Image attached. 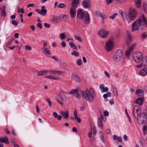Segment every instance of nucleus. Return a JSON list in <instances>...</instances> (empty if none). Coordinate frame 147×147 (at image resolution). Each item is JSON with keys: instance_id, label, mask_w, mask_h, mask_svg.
<instances>
[{"instance_id": "obj_35", "label": "nucleus", "mask_w": 147, "mask_h": 147, "mask_svg": "<svg viewBox=\"0 0 147 147\" xmlns=\"http://www.w3.org/2000/svg\"><path fill=\"white\" fill-rule=\"evenodd\" d=\"M60 38L62 40H63L66 37L64 33H61L59 35Z\"/></svg>"}, {"instance_id": "obj_50", "label": "nucleus", "mask_w": 147, "mask_h": 147, "mask_svg": "<svg viewBox=\"0 0 147 147\" xmlns=\"http://www.w3.org/2000/svg\"><path fill=\"white\" fill-rule=\"evenodd\" d=\"M75 119L76 120V121L79 123L81 122V120L80 118H78L77 117H74Z\"/></svg>"}, {"instance_id": "obj_57", "label": "nucleus", "mask_w": 147, "mask_h": 147, "mask_svg": "<svg viewBox=\"0 0 147 147\" xmlns=\"http://www.w3.org/2000/svg\"><path fill=\"white\" fill-rule=\"evenodd\" d=\"M34 3H31L27 5V7H34Z\"/></svg>"}, {"instance_id": "obj_14", "label": "nucleus", "mask_w": 147, "mask_h": 147, "mask_svg": "<svg viewBox=\"0 0 147 147\" xmlns=\"http://www.w3.org/2000/svg\"><path fill=\"white\" fill-rule=\"evenodd\" d=\"M134 47H129L125 52V55L127 58H129L130 55L131 53L134 51Z\"/></svg>"}, {"instance_id": "obj_53", "label": "nucleus", "mask_w": 147, "mask_h": 147, "mask_svg": "<svg viewBox=\"0 0 147 147\" xmlns=\"http://www.w3.org/2000/svg\"><path fill=\"white\" fill-rule=\"evenodd\" d=\"M38 27H39L40 29L42 28V24L41 23H38L37 25Z\"/></svg>"}, {"instance_id": "obj_21", "label": "nucleus", "mask_w": 147, "mask_h": 147, "mask_svg": "<svg viewBox=\"0 0 147 147\" xmlns=\"http://www.w3.org/2000/svg\"><path fill=\"white\" fill-rule=\"evenodd\" d=\"M79 2V0H74L73 1L71 4V8H74L76 9L77 6Z\"/></svg>"}, {"instance_id": "obj_61", "label": "nucleus", "mask_w": 147, "mask_h": 147, "mask_svg": "<svg viewBox=\"0 0 147 147\" xmlns=\"http://www.w3.org/2000/svg\"><path fill=\"white\" fill-rule=\"evenodd\" d=\"M31 48L30 47H25V49L29 51L31 50Z\"/></svg>"}, {"instance_id": "obj_47", "label": "nucleus", "mask_w": 147, "mask_h": 147, "mask_svg": "<svg viewBox=\"0 0 147 147\" xmlns=\"http://www.w3.org/2000/svg\"><path fill=\"white\" fill-rule=\"evenodd\" d=\"M100 17H101L102 19L103 20H104L107 17V16L103 14H102L100 16Z\"/></svg>"}, {"instance_id": "obj_12", "label": "nucleus", "mask_w": 147, "mask_h": 147, "mask_svg": "<svg viewBox=\"0 0 147 147\" xmlns=\"http://www.w3.org/2000/svg\"><path fill=\"white\" fill-rule=\"evenodd\" d=\"M69 94H73L74 96L78 98H80V96L79 93V91L78 89H75L71 90L69 92Z\"/></svg>"}, {"instance_id": "obj_33", "label": "nucleus", "mask_w": 147, "mask_h": 147, "mask_svg": "<svg viewBox=\"0 0 147 147\" xmlns=\"http://www.w3.org/2000/svg\"><path fill=\"white\" fill-rule=\"evenodd\" d=\"M112 88L114 95L117 96L118 95V92L115 86H113Z\"/></svg>"}, {"instance_id": "obj_2", "label": "nucleus", "mask_w": 147, "mask_h": 147, "mask_svg": "<svg viewBox=\"0 0 147 147\" xmlns=\"http://www.w3.org/2000/svg\"><path fill=\"white\" fill-rule=\"evenodd\" d=\"M77 16L80 20H84V23L88 24L90 22V16L87 11H84L82 9H79L77 10Z\"/></svg>"}, {"instance_id": "obj_39", "label": "nucleus", "mask_w": 147, "mask_h": 147, "mask_svg": "<svg viewBox=\"0 0 147 147\" xmlns=\"http://www.w3.org/2000/svg\"><path fill=\"white\" fill-rule=\"evenodd\" d=\"M147 6V4L145 3H143V9L144 11H146V7Z\"/></svg>"}, {"instance_id": "obj_30", "label": "nucleus", "mask_w": 147, "mask_h": 147, "mask_svg": "<svg viewBox=\"0 0 147 147\" xmlns=\"http://www.w3.org/2000/svg\"><path fill=\"white\" fill-rule=\"evenodd\" d=\"M136 94L139 96H141L143 94V91L141 89H138L136 91Z\"/></svg>"}, {"instance_id": "obj_7", "label": "nucleus", "mask_w": 147, "mask_h": 147, "mask_svg": "<svg viewBox=\"0 0 147 147\" xmlns=\"http://www.w3.org/2000/svg\"><path fill=\"white\" fill-rule=\"evenodd\" d=\"M123 55L122 51L121 50H118L115 54L113 59L116 61H118L123 59Z\"/></svg>"}, {"instance_id": "obj_38", "label": "nucleus", "mask_w": 147, "mask_h": 147, "mask_svg": "<svg viewBox=\"0 0 147 147\" xmlns=\"http://www.w3.org/2000/svg\"><path fill=\"white\" fill-rule=\"evenodd\" d=\"M71 55H75L76 56H79V54L78 52L74 51L72 52Z\"/></svg>"}, {"instance_id": "obj_48", "label": "nucleus", "mask_w": 147, "mask_h": 147, "mask_svg": "<svg viewBox=\"0 0 147 147\" xmlns=\"http://www.w3.org/2000/svg\"><path fill=\"white\" fill-rule=\"evenodd\" d=\"M75 38L77 40L81 42L82 41V39L80 38V37L77 36H75Z\"/></svg>"}, {"instance_id": "obj_42", "label": "nucleus", "mask_w": 147, "mask_h": 147, "mask_svg": "<svg viewBox=\"0 0 147 147\" xmlns=\"http://www.w3.org/2000/svg\"><path fill=\"white\" fill-rule=\"evenodd\" d=\"M117 13H115L113 14L111 16H110L109 17V18L113 20L115 18V16L117 15Z\"/></svg>"}, {"instance_id": "obj_45", "label": "nucleus", "mask_w": 147, "mask_h": 147, "mask_svg": "<svg viewBox=\"0 0 147 147\" xmlns=\"http://www.w3.org/2000/svg\"><path fill=\"white\" fill-rule=\"evenodd\" d=\"M100 17H101L102 19L103 20H104L107 17V16L103 14H102L100 16Z\"/></svg>"}, {"instance_id": "obj_19", "label": "nucleus", "mask_w": 147, "mask_h": 147, "mask_svg": "<svg viewBox=\"0 0 147 147\" xmlns=\"http://www.w3.org/2000/svg\"><path fill=\"white\" fill-rule=\"evenodd\" d=\"M60 114L63 117L64 119H67L69 117V113L68 111L64 112L63 111L60 112Z\"/></svg>"}, {"instance_id": "obj_34", "label": "nucleus", "mask_w": 147, "mask_h": 147, "mask_svg": "<svg viewBox=\"0 0 147 147\" xmlns=\"http://www.w3.org/2000/svg\"><path fill=\"white\" fill-rule=\"evenodd\" d=\"M119 12V13H120V14L121 15V16L123 18V21L124 22H125V20H126V18H125V17H124V16L125 15V13H124L121 10H120Z\"/></svg>"}, {"instance_id": "obj_3", "label": "nucleus", "mask_w": 147, "mask_h": 147, "mask_svg": "<svg viewBox=\"0 0 147 147\" xmlns=\"http://www.w3.org/2000/svg\"><path fill=\"white\" fill-rule=\"evenodd\" d=\"M137 15V11L135 8L132 7L129 8L127 15V19L129 20L134 21L136 19Z\"/></svg>"}, {"instance_id": "obj_62", "label": "nucleus", "mask_w": 147, "mask_h": 147, "mask_svg": "<svg viewBox=\"0 0 147 147\" xmlns=\"http://www.w3.org/2000/svg\"><path fill=\"white\" fill-rule=\"evenodd\" d=\"M100 88L101 90H102L104 88V84H101L100 86Z\"/></svg>"}, {"instance_id": "obj_51", "label": "nucleus", "mask_w": 147, "mask_h": 147, "mask_svg": "<svg viewBox=\"0 0 147 147\" xmlns=\"http://www.w3.org/2000/svg\"><path fill=\"white\" fill-rule=\"evenodd\" d=\"M46 100L48 102L49 106V107H51V102L49 98H47Z\"/></svg>"}, {"instance_id": "obj_1", "label": "nucleus", "mask_w": 147, "mask_h": 147, "mask_svg": "<svg viewBox=\"0 0 147 147\" xmlns=\"http://www.w3.org/2000/svg\"><path fill=\"white\" fill-rule=\"evenodd\" d=\"M146 25L147 28V19L145 18L144 16L142 14L139 18L134 22L132 24L131 31L134 32L140 28L141 30L143 29V26Z\"/></svg>"}, {"instance_id": "obj_54", "label": "nucleus", "mask_w": 147, "mask_h": 147, "mask_svg": "<svg viewBox=\"0 0 147 147\" xmlns=\"http://www.w3.org/2000/svg\"><path fill=\"white\" fill-rule=\"evenodd\" d=\"M12 24L16 26L18 25V23L15 20H13L12 21Z\"/></svg>"}, {"instance_id": "obj_20", "label": "nucleus", "mask_w": 147, "mask_h": 147, "mask_svg": "<svg viewBox=\"0 0 147 147\" xmlns=\"http://www.w3.org/2000/svg\"><path fill=\"white\" fill-rule=\"evenodd\" d=\"M147 73V68L146 67H144L141 69L140 72V74L142 76L145 75Z\"/></svg>"}, {"instance_id": "obj_24", "label": "nucleus", "mask_w": 147, "mask_h": 147, "mask_svg": "<svg viewBox=\"0 0 147 147\" xmlns=\"http://www.w3.org/2000/svg\"><path fill=\"white\" fill-rule=\"evenodd\" d=\"M135 3L136 7L139 8L140 7L141 3V0H135Z\"/></svg>"}, {"instance_id": "obj_25", "label": "nucleus", "mask_w": 147, "mask_h": 147, "mask_svg": "<svg viewBox=\"0 0 147 147\" xmlns=\"http://www.w3.org/2000/svg\"><path fill=\"white\" fill-rule=\"evenodd\" d=\"M135 103L140 105H142L143 103V98L142 97L137 98L136 100Z\"/></svg>"}, {"instance_id": "obj_29", "label": "nucleus", "mask_w": 147, "mask_h": 147, "mask_svg": "<svg viewBox=\"0 0 147 147\" xmlns=\"http://www.w3.org/2000/svg\"><path fill=\"white\" fill-rule=\"evenodd\" d=\"M114 42L111 40L108 41L106 44V46H114Z\"/></svg>"}, {"instance_id": "obj_49", "label": "nucleus", "mask_w": 147, "mask_h": 147, "mask_svg": "<svg viewBox=\"0 0 147 147\" xmlns=\"http://www.w3.org/2000/svg\"><path fill=\"white\" fill-rule=\"evenodd\" d=\"M108 90L109 89L107 87H105L101 90V92H106L108 91Z\"/></svg>"}, {"instance_id": "obj_4", "label": "nucleus", "mask_w": 147, "mask_h": 147, "mask_svg": "<svg viewBox=\"0 0 147 147\" xmlns=\"http://www.w3.org/2000/svg\"><path fill=\"white\" fill-rule=\"evenodd\" d=\"M82 94L83 97L86 100L92 102L94 100V97L90 94L88 89L85 91H82Z\"/></svg>"}, {"instance_id": "obj_46", "label": "nucleus", "mask_w": 147, "mask_h": 147, "mask_svg": "<svg viewBox=\"0 0 147 147\" xmlns=\"http://www.w3.org/2000/svg\"><path fill=\"white\" fill-rule=\"evenodd\" d=\"M100 17H101L102 19L103 20H104L107 17V16L103 14H102L100 16Z\"/></svg>"}, {"instance_id": "obj_55", "label": "nucleus", "mask_w": 147, "mask_h": 147, "mask_svg": "<svg viewBox=\"0 0 147 147\" xmlns=\"http://www.w3.org/2000/svg\"><path fill=\"white\" fill-rule=\"evenodd\" d=\"M98 127L101 129L103 128V125L102 123H98Z\"/></svg>"}, {"instance_id": "obj_11", "label": "nucleus", "mask_w": 147, "mask_h": 147, "mask_svg": "<svg viewBox=\"0 0 147 147\" xmlns=\"http://www.w3.org/2000/svg\"><path fill=\"white\" fill-rule=\"evenodd\" d=\"M45 8V6L43 5L42 6L41 10L37 9H36V11L40 14L45 16L47 12V10Z\"/></svg>"}, {"instance_id": "obj_40", "label": "nucleus", "mask_w": 147, "mask_h": 147, "mask_svg": "<svg viewBox=\"0 0 147 147\" xmlns=\"http://www.w3.org/2000/svg\"><path fill=\"white\" fill-rule=\"evenodd\" d=\"M66 7V5L64 3H60L59 4L58 7L61 8H63Z\"/></svg>"}, {"instance_id": "obj_13", "label": "nucleus", "mask_w": 147, "mask_h": 147, "mask_svg": "<svg viewBox=\"0 0 147 147\" xmlns=\"http://www.w3.org/2000/svg\"><path fill=\"white\" fill-rule=\"evenodd\" d=\"M127 37L126 38V43L127 45H129L131 42L132 37L129 32L127 31Z\"/></svg>"}, {"instance_id": "obj_16", "label": "nucleus", "mask_w": 147, "mask_h": 147, "mask_svg": "<svg viewBox=\"0 0 147 147\" xmlns=\"http://www.w3.org/2000/svg\"><path fill=\"white\" fill-rule=\"evenodd\" d=\"M41 49L42 50L43 53L47 56H48V55H50V52L48 49V48L44 47H42Z\"/></svg>"}, {"instance_id": "obj_44", "label": "nucleus", "mask_w": 147, "mask_h": 147, "mask_svg": "<svg viewBox=\"0 0 147 147\" xmlns=\"http://www.w3.org/2000/svg\"><path fill=\"white\" fill-rule=\"evenodd\" d=\"M14 39L13 38H12L11 40H9L8 42L7 43V45H12L11 43H12L13 42L14 40Z\"/></svg>"}, {"instance_id": "obj_5", "label": "nucleus", "mask_w": 147, "mask_h": 147, "mask_svg": "<svg viewBox=\"0 0 147 147\" xmlns=\"http://www.w3.org/2000/svg\"><path fill=\"white\" fill-rule=\"evenodd\" d=\"M142 54L139 51H136L134 53L133 58L134 61L137 63H140L142 60Z\"/></svg>"}, {"instance_id": "obj_26", "label": "nucleus", "mask_w": 147, "mask_h": 147, "mask_svg": "<svg viewBox=\"0 0 147 147\" xmlns=\"http://www.w3.org/2000/svg\"><path fill=\"white\" fill-rule=\"evenodd\" d=\"M72 78L74 80L77 82L80 81V79L78 76L75 74H72Z\"/></svg>"}, {"instance_id": "obj_60", "label": "nucleus", "mask_w": 147, "mask_h": 147, "mask_svg": "<svg viewBox=\"0 0 147 147\" xmlns=\"http://www.w3.org/2000/svg\"><path fill=\"white\" fill-rule=\"evenodd\" d=\"M99 134L101 135L100 136H101V139H102V140L103 141L104 140V139H103L104 137L103 136L102 132L100 131L99 133Z\"/></svg>"}, {"instance_id": "obj_58", "label": "nucleus", "mask_w": 147, "mask_h": 147, "mask_svg": "<svg viewBox=\"0 0 147 147\" xmlns=\"http://www.w3.org/2000/svg\"><path fill=\"white\" fill-rule=\"evenodd\" d=\"M44 26L45 27H47L48 28H49L50 27V24H49L48 23H45L44 24Z\"/></svg>"}, {"instance_id": "obj_31", "label": "nucleus", "mask_w": 147, "mask_h": 147, "mask_svg": "<svg viewBox=\"0 0 147 147\" xmlns=\"http://www.w3.org/2000/svg\"><path fill=\"white\" fill-rule=\"evenodd\" d=\"M59 18L65 22L67 21V16L65 15H61L59 16Z\"/></svg>"}, {"instance_id": "obj_10", "label": "nucleus", "mask_w": 147, "mask_h": 147, "mask_svg": "<svg viewBox=\"0 0 147 147\" xmlns=\"http://www.w3.org/2000/svg\"><path fill=\"white\" fill-rule=\"evenodd\" d=\"M82 5L83 7L86 9H87L91 7V5L90 0H84L82 2Z\"/></svg>"}, {"instance_id": "obj_18", "label": "nucleus", "mask_w": 147, "mask_h": 147, "mask_svg": "<svg viewBox=\"0 0 147 147\" xmlns=\"http://www.w3.org/2000/svg\"><path fill=\"white\" fill-rule=\"evenodd\" d=\"M0 142L4 143L7 144H8L9 143L8 138L6 136H5L4 138H0Z\"/></svg>"}, {"instance_id": "obj_56", "label": "nucleus", "mask_w": 147, "mask_h": 147, "mask_svg": "<svg viewBox=\"0 0 147 147\" xmlns=\"http://www.w3.org/2000/svg\"><path fill=\"white\" fill-rule=\"evenodd\" d=\"M113 0H106V3L107 4L109 5L110 3H111Z\"/></svg>"}, {"instance_id": "obj_32", "label": "nucleus", "mask_w": 147, "mask_h": 147, "mask_svg": "<svg viewBox=\"0 0 147 147\" xmlns=\"http://www.w3.org/2000/svg\"><path fill=\"white\" fill-rule=\"evenodd\" d=\"M104 48L105 51L109 52L113 49V47H105Z\"/></svg>"}, {"instance_id": "obj_36", "label": "nucleus", "mask_w": 147, "mask_h": 147, "mask_svg": "<svg viewBox=\"0 0 147 147\" xmlns=\"http://www.w3.org/2000/svg\"><path fill=\"white\" fill-rule=\"evenodd\" d=\"M111 96V93L110 92H107L106 94H105L103 95V97L105 98H106L108 96L110 97Z\"/></svg>"}, {"instance_id": "obj_8", "label": "nucleus", "mask_w": 147, "mask_h": 147, "mask_svg": "<svg viewBox=\"0 0 147 147\" xmlns=\"http://www.w3.org/2000/svg\"><path fill=\"white\" fill-rule=\"evenodd\" d=\"M133 114L134 118L137 119V117L140 114L141 111L138 106L135 105L133 109Z\"/></svg>"}, {"instance_id": "obj_17", "label": "nucleus", "mask_w": 147, "mask_h": 147, "mask_svg": "<svg viewBox=\"0 0 147 147\" xmlns=\"http://www.w3.org/2000/svg\"><path fill=\"white\" fill-rule=\"evenodd\" d=\"M70 13L71 18H74L75 17L76 14V9L71 8L70 11Z\"/></svg>"}, {"instance_id": "obj_37", "label": "nucleus", "mask_w": 147, "mask_h": 147, "mask_svg": "<svg viewBox=\"0 0 147 147\" xmlns=\"http://www.w3.org/2000/svg\"><path fill=\"white\" fill-rule=\"evenodd\" d=\"M90 94H91V96L94 97L95 95V94L94 91V90L92 88H90Z\"/></svg>"}, {"instance_id": "obj_64", "label": "nucleus", "mask_w": 147, "mask_h": 147, "mask_svg": "<svg viewBox=\"0 0 147 147\" xmlns=\"http://www.w3.org/2000/svg\"><path fill=\"white\" fill-rule=\"evenodd\" d=\"M77 111L76 110H75L74 111V117H77Z\"/></svg>"}, {"instance_id": "obj_22", "label": "nucleus", "mask_w": 147, "mask_h": 147, "mask_svg": "<svg viewBox=\"0 0 147 147\" xmlns=\"http://www.w3.org/2000/svg\"><path fill=\"white\" fill-rule=\"evenodd\" d=\"M47 70H44L38 71L37 73V75L39 76H42L47 74Z\"/></svg>"}, {"instance_id": "obj_6", "label": "nucleus", "mask_w": 147, "mask_h": 147, "mask_svg": "<svg viewBox=\"0 0 147 147\" xmlns=\"http://www.w3.org/2000/svg\"><path fill=\"white\" fill-rule=\"evenodd\" d=\"M137 117L136 119L138 122L139 123H143L147 120V115L145 112H143L142 114L141 113L139 117Z\"/></svg>"}, {"instance_id": "obj_52", "label": "nucleus", "mask_w": 147, "mask_h": 147, "mask_svg": "<svg viewBox=\"0 0 147 147\" xmlns=\"http://www.w3.org/2000/svg\"><path fill=\"white\" fill-rule=\"evenodd\" d=\"M92 129L93 131V134L94 135H95L96 132V127L95 126H93V128H92Z\"/></svg>"}, {"instance_id": "obj_59", "label": "nucleus", "mask_w": 147, "mask_h": 147, "mask_svg": "<svg viewBox=\"0 0 147 147\" xmlns=\"http://www.w3.org/2000/svg\"><path fill=\"white\" fill-rule=\"evenodd\" d=\"M104 73L105 75L108 77L109 78L110 77V75L109 74V73L106 71H104Z\"/></svg>"}, {"instance_id": "obj_27", "label": "nucleus", "mask_w": 147, "mask_h": 147, "mask_svg": "<svg viewBox=\"0 0 147 147\" xmlns=\"http://www.w3.org/2000/svg\"><path fill=\"white\" fill-rule=\"evenodd\" d=\"M45 78H47L52 79L54 80H58L59 78L58 77L54 76L51 75L46 76H45Z\"/></svg>"}, {"instance_id": "obj_28", "label": "nucleus", "mask_w": 147, "mask_h": 147, "mask_svg": "<svg viewBox=\"0 0 147 147\" xmlns=\"http://www.w3.org/2000/svg\"><path fill=\"white\" fill-rule=\"evenodd\" d=\"M53 115L55 118H57V120H60L62 118V117L60 115H58L55 112L53 113Z\"/></svg>"}, {"instance_id": "obj_9", "label": "nucleus", "mask_w": 147, "mask_h": 147, "mask_svg": "<svg viewBox=\"0 0 147 147\" xmlns=\"http://www.w3.org/2000/svg\"><path fill=\"white\" fill-rule=\"evenodd\" d=\"M99 35L102 38H106L109 34V32L105 29H101L98 31Z\"/></svg>"}, {"instance_id": "obj_15", "label": "nucleus", "mask_w": 147, "mask_h": 147, "mask_svg": "<svg viewBox=\"0 0 147 147\" xmlns=\"http://www.w3.org/2000/svg\"><path fill=\"white\" fill-rule=\"evenodd\" d=\"M147 66V57L145 56L143 58L142 62L140 64L137 65L136 67L138 68H140L143 66Z\"/></svg>"}, {"instance_id": "obj_41", "label": "nucleus", "mask_w": 147, "mask_h": 147, "mask_svg": "<svg viewBox=\"0 0 147 147\" xmlns=\"http://www.w3.org/2000/svg\"><path fill=\"white\" fill-rule=\"evenodd\" d=\"M82 60L81 59H78L76 62V64L79 66H80L82 64Z\"/></svg>"}, {"instance_id": "obj_43", "label": "nucleus", "mask_w": 147, "mask_h": 147, "mask_svg": "<svg viewBox=\"0 0 147 147\" xmlns=\"http://www.w3.org/2000/svg\"><path fill=\"white\" fill-rule=\"evenodd\" d=\"M64 73V72L63 71H59L56 70L55 74H57L60 75L61 74H63Z\"/></svg>"}, {"instance_id": "obj_23", "label": "nucleus", "mask_w": 147, "mask_h": 147, "mask_svg": "<svg viewBox=\"0 0 147 147\" xmlns=\"http://www.w3.org/2000/svg\"><path fill=\"white\" fill-rule=\"evenodd\" d=\"M59 97L61 100L62 101H66L67 99L66 95L64 93L61 94Z\"/></svg>"}, {"instance_id": "obj_63", "label": "nucleus", "mask_w": 147, "mask_h": 147, "mask_svg": "<svg viewBox=\"0 0 147 147\" xmlns=\"http://www.w3.org/2000/svg\"><path fill=\"white\" fill-rule=\"evenodd\" d=\"M104 115L105 116H108L109 115V113L108 112L105 111L104 112Z\"/></svg>"}]
</instances>
